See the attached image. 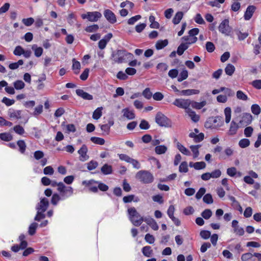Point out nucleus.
<instances>
[{
    "label": "nucleus",
    "instance_id": "f257e3e1",
    "mask_svg": "<svg viewBox=\"0 0 261 261\" xmlns=\"http://www.w3.org/2000/svg\"><path fill=\"white\" fill-rule=\"evenodd\" d=\"M133 55L125 50L119 49L114 51L111 55V59L114 63L121 64L126 62L128 59H132Z\"/></svg>",
    "mask_w": 261,
    "mask_h": 261
},
{
    "label": "nucleus",
    "instance_id": "f03ea898",
    "mask_svg": "<svg viewBox=\"0 0 261 261\" xmlns=\"http://www.w3.org/2000/svg\"><path fill=\"white\" fill-rule=\"evenodd\" d=\"M127 213L129 220L134 225L139 226L144 221V218L139 214L135 207L128 208Z\"/></svg>",
    "mask_w": 261,
    "mask_h": 261
},
{
    "label": "nucleus",
    "instance_id": "7ed1b4c3",
    "mask_svg": "<svg viewBox=\"0 0 261 261\" xmlns=\"http://www.w3.org/2000/svg\"><path fill=\"white\" fill-rule=\"evenodd\" d=\"M136 177L137 179L144 184H149L153 182L154 177L152 173L146 170H141L137 172Z\"/></svg>",
    "mask_w": 261,
    "mask_h": 261
},
{
    "label": "nucleus",
    "instance_id": "20e7f679",
    "mask_svg": "<svg viewBox=\"0 0 261 261\" xmlns=\"http://www.w3.org/2000/svg\"><path fill=\"white\" fill-rule=\"evenodd\" d=\"M155 122L161 126L169 127L171 126L170 120L161 113H158L156 114Z\"/></svg>",
    "mask_w": 261,
    "mask_h": 261
},
{
    "label": "nucleus",
    "instance_id": "39448f33",
    "mask_svg": "<svg viewBox=\"0 0 261 261\" xmlns=\"http://www.w3.org/2000/svg\"><path fill=\"white\" fill-rule=\"evenodd\" d=\"M57 190L61 193L62 197H67L73 194L72 188L65 186L62 182L58 184Z\"/></svg>",
    "mask_w": 261,
    "mask_h": 261
},
{
    "label": "nucleus",
    "instance_id": "423d86ee",
    "mask_svg": "<svg viewBox=\"0 0 261 261\" xmlns=\"http://www.w3.org/2000/svg\"><path fill=\"white\" fill-rule=\"evenodd\" d=\"M102 16L101 14L98 11L88 12L85 14H83L81 17L83 19H87L91 22L97 21Z\"/></svg>",
    "mask_w": 261,
    "mask_h": 261
},
{
    "label": "nucleus",
    "instance_id": "0eeeda50",
    "mask_svg": "<svg viewBox=\"0 0 261 261\" xmlns=\"http://www.w3.org/2000/svg\"><path fill=\"white\" fill-rule=\"evenodd\" d=\"M219 31L225 36H229L232 32V28L229 25V20L227 19L223 20L219 24Z\"/></svg>",
    "mask_w": 261,
    "mask_h": 261
},
{
    "label": "nucleus",
    "instance_id": "6e6552de",
    "mask_svg": "<svg viewBox=\"0 0 261 261\" xmlns=\"http://www.w3.org/2000/svg\"><path fill=\"white\" fill-rule=\"evenodd\" d=\"M191 103V100L189 99L176 98L174 101L173 104L180 108L184 109L186 110L189 109V106Z\"/></svg>",
    "mask_w": 261,
    "mask_h": 261
},
{
    "label": "nucleus",
    "instance_id": "1a4fd4ad",
    "mask_svg": "<svg viewBox=\"0 0 261 261\" xmlns=\"http://www.w3.org/2000/svg\"><path fill=\"white\" fill-rule=\"evenodd\" d=\"M252 116L250 113H244L241 116L239 124L240 126H246L252 122Z\"/></svg>",
    "mask_w": 261,
    "mask_h": 261
},
{
    "label": "nucleus",
    "instance_id": "9d476101",
    "mask_svg": "<svg viewBox=\"0 0 261 261\" xmlns=\"http://www.w3.org/2000/svg\"><path fill=\"white\" fill-rule=\"evenodd\" d=\"M218 119H220L218 117H216L214 119H210L205 123V127L207 128H217L218 127H221L223 125L222 122L220 124H215L218 122Z\"/></svg>",
    "mask_w": 261,
    "mask_h": 261
},
{
    "label": "nucleus",
    "instance_id": "9b49d317",
    "mask_svg": "<svg viewBox=\"0 0 261 261\" xmlns=\"http://www.w3.org/2000/svg\"><path fill=\"white\" fill-rule=\"evenodd\" d=\"M49 205V202L47 198H42L36 206V210L38 212H45Z\"/></svg>",
    "mask_w": 261,
    "mask_h": 261
},
{
    "label": "nucleus",
    "instance_id": "f8f14e48",
    "mask_svg": "<svg viewBox=\"0 0 261 261\" xmlns=\"http://www.w3.org/2000/svg\"><path fill=\"white\" fill-rule=\"evenodd\" d=\"M87 147L85 145H83L78 150V153L80 154L79 159L81 161L85 162L88 160L89 156L87 154Z\"/></svg>",
    "mask_w": 261,
    "mask_h": 261
},
{
    "label": "nucleus",
    "instance_id": "ddd939ff",
    "mask_svg": "<svg viewBox=\"0 0 261 261\" xmlns=\"http://www.w3.org/2000/svg\"><path fill=\"white\" fill-rule=\"evenodd\" d=\"M98 182L94 180H90L89 181L84 180L82 182V184L83 185H85L87 186L89 188V190L96 193L98 191L97 187L96 186H94V184H97Z\"/></svg>",
    "mask_w": 261,
    "mask_h": 261
},
{
    "label": "nucleus",
    "instance_id": "4468645a",
    "mask_svg": "<svg viewBox=\"0 0 261 261\" xmlns=\"http://www.w3.org/2000/svg\"><path fill=\"white\" fill-rule=\"evenodd\" d=\"M239 123L232 120L230 124V127L228 132V134L230 136H233L237 134L238 130L240 127Z\"/></svg>",
    "mask_w": 261,
    "mask_h": 261
},
{
    "label": "nucleus",
    "instance_id": "2eb2a0df",
    "mask_svg": "<svg viewBox=\"0 0 261 261\" xmlns=\"http://www.w3.org/2000/svg\"><path fill=\"white\" fill-rule=\"evenodd\" d=\"M104 16L111 23L116 22V17L114 13L111 10L107 9L104 12Z\"/></svg>",
    "mask_w": 261,
    "mask_h": 261
},
{
    "label": "nucleus",
    "instance_id": "dca6fc26",
    "mask_svg": "<svg viewBox=\"0 0 261 261\" xmlns=\"http://www.w3.org/2000/svg\"><path fill=\"white\" fill-rule=\"evenodd\" d=\"M124 117L128 120H132L135 118V114L133 110H130L128 108H125L122 110Z\"/></svg>",
    "mask_w": 261,
    "mask_h": 261
},
{
    "label": "nucleus",
    "instance_id": "f3484780",
    "mask_svg": "<svg viewBox=\"0 0 261 261\" xmlns=\"http://www.w3.org/2000/svg\"><path fill=\"white\" fill-rule=\"evenodd\" d=\"M255 10L254 6H249L247 7L244 14V19L246 20H249L253 15Z\"/></svg>",
    "mask_w": 261,
    "mask_h": 261
},
{
    "label": "nucleus",
    "instance_id": "a211bd4d",
    "mask_svg": "<svg viewBox=\"0 0 261 261\" xmlns=\"http://www.w3.org/2000/svg\"><path fill=\"white\" fill-rule=\"evenodd\" d=\"M76 94L83 98L84 99L86 100H92L93 99V96L85 91L82 89H77L76 90Z\"/></svg>",
    "mask_w": 261,
    "mask_h": 261
},
{
    "label": "nucleus",
    "instance_id": "6ab92c4d",
    "mask_svg": "<svg viewBox=\"0 0 261 261\" xmlns=\"http://www.w3.org/2000/svg\"><path fill=\"white\" fill-rule=\"evenodd\" d=\"M185 112L193 122H197L199 121V116L196 114L195 112L193 111L192 109L189 108L186 110Z\"/></svg>",
    "mask_w": 261,
    "mask_h": 261
},
{
    "label": "nucleus",
    "instance_id": "aec40b11",
    "mask_svg": "<svg viewBox=\"0 0 261 261\" xmlns=\"http://www.w3.org/2000/svg\"><path fill=\"white\" fill-rule=\"evenodd\" d=\"M207 102L206 100H203L201 102H196L195 101L191 100L190 106L195 109L200 110L206 106Z\"/></svg>",
    "mask_w": 261,
    "mask_h": 261
},
{
    "label": "nucleus",
    "instance_id": "412c9836",
    "mask_svg": "<svg viewBox=\"0 0 261 261\" xmlns=\"http://www.w3.org/2000/svg\"><path fill=\"white\" fill-rule=\"evenodd\" d=\"M182 39L185 41L184 43L187 44L188 46L195 43L197 41V38L196 37L189 35L183 37Z\"/></svg>",
    "mask_w": 261,
    "mask_h": 261
},
{
    "label": "nucleus",
    "instance_id": "4be33fe9",
    "mask_svg": "<svg viewBox=\"0 0 261 261\" xmlns=\"http://www.w3.org/2000/svg\"><path fill=\"white\" fill-rule=\"evenodd\" d=\"M200 93V91L197 89H187L183 90L180 91V95L190 96L192 95L198 94Z\"/></svg>",
    "mask_w": 261,
    "mask_h": 261
},
{
    "label": "nucleus",
    "instance_id": "5701e85b",
    "mask_svg": "<svg viewBox=\"0 0 261 261\" xmlns=\"http://www.w3.org/2000/svg\"><path fill=\"white\" fill-rule=\"evenodd\" d=\"M168 150V147L165 145H160L155 147L154 152L156 154L160 155L165 154Z\"/></svg>",
    "mask_w": 261,
    "mask_h": 261
},
{
    "label": "nucleus",
    "instance_id": "b1692460",
    "mask_svg": "<svg viewBox=\"0 0 261 261\" xmlns=\"http://www.w3.org/2000/svg\"><path fill=\"white\" fill-rule=\"evenodd\" d=\"M176 147L177 149L180 151L181 153L182 154L189 156L191 155L190 151L186 148L184 145H182L181 143L177 142L176 143Z\"/></svg>",
    "mask_w": 261,
    "mask_h": 261
},
{
    "label": "nucleus",
    "instance_id": "393cba45",
    "mask_svg": "<svg viewBox=\"0 0 261 261\" xmlns=\"http://www.w3.org/2000/svg\"><path fill=\"white\" fill-rule=\"evenodd\" d=\"M62 126H63V129L66 133L69 134L70 133H74L76 131L75 126L73 124L64 125L63 123L62 124Z\"/></svg>",
    "mask_w": 261,
    "mask_h": 261
},
{
    "label": "nucleus",
    "instance_id": "a878e982",
    "mask_svg": "<svg viewBox=\"0 0 261 261\" xmlns=\"http://www.w3.org/2000/svg\"><path fill=\"white\" fill-rule=\"evenodd\" d=\"M225 121L226 123L230 122L231 118V110L230 108L227 107L224 109Z\"/></svg>",
    "mask_w": 261,
    "mask_h": 261
},
{
    "label": "nucleus",
    "instance_id": "bb28decb",
    "mask_svg": "<svg viewBox=\"0 0 261 261\" xmlns=\"http://www.w3.org/2000/svg\"><path fill=\"white\" fill-rule=\"evenodd\" d=\"M201 146L200 145H191L190 148L191 149L194 159L198 158L199 154V148Z\"/></svg>",
    "mask_w": 261,
    "mask_h": 261
},
{
    "label": "nucleus",
    "instance_id": "cd10ccee",
    "mask_svg": "<svg viewBox=\"0 0 261 261\" xmlns=\"http://www.w3.org/2000/svg\"><path fill=\"white\" fill-rule=\"evenodd\" d=\"M142 253L145 256L150 257L151 256L153 253V251L151 249L150 246H146L142 248Z\"/></svg>",
    "mask_w": 261,
    "mask_h": 261
},
{
    "label": "nucleus",
    "instance_id": "c85d7f7f",
    "mask_svg": "<svg viewBox=\"0 0 261 261\" xmlns=\"http://www.w3.org/2000/svg\"><path fill=\"white\" fill-rule=\"evenodd\" d=\"M103 109L102 107L97 108L93 112L92 118L94 119L97 120L99 119L102 116V110Z\"/></svg>",
    "mask_w": 261,
    "mask_h": 261
},
{
    "label": "nucleus",
    "instance_id": "c756f323",
    "mask_svg": "<svg viewBox=\"0 0 261 261\" xmlns=\"http://www.w3.org/2000/svg\"><path fill=\"white\" fill-rule=\"evenodd\" d=\"M72 68L73 70H74V73L75 74H78L79 73V70L81 68V64L79 61H76L75 59H73L72 60Z\"/></svg>",
    "mask_w": 261,
    "mask_h": 261
},
{
    "label": "nucleus",
    "instance_id": "7c9ffc66",
    "mask_svg": "<svg viewBox=\"0 0 261 261\" xmlns=\"http://www.w3.org/2000/svg\"><path fill=\"white\" fill-rule=\"evenodd\" d=\"M32 49L34 51L35 56L37 57H40L43 53V49L41 47H37L35 44L32 47Z\"/></svg>",
    "mask_w": 261,
    "mask_h": 261
},
{
    "label": "nucleus",
    "instance_id": "2f4dec72",
    "mask_svg": "<svg viewBox=\"0 0 261 261\" xmlns=\"http://www.w3.org/2000/svg\"><path fill=\"white\" fill-rule=\"evenodd\" d=\"M234 66L231 64H228L225 68V72L226 74L229 76H231L233 74V73L234 72Z\"/></svg>",
    "mask_w": 261,
    "mask_h": 261
},
{
    "label": "nucleus",
    "instance_id": "473e14b6",
    "mask_svg": "<svg viewBox=\"0 0 261 261\" xmlns=\"http://www.w3.org/2000/svg\"><path fill=\"white\" fill-rule=\"evenodd\" d=\"M183 17V13L182 12H178L176 13L173 19V23L175 24H178Z\"/></svg>",
    "mask_w": 261,
    "mask_h": 261
},
{
    "label": "nucleus",
    "instance_id": "72a5a7b5",
    "mask_svg": "<svg viewBox=\"0 0 261 261\" xmlns=\"http://www.w3.org/2000/svg\"><path fill=\"white\" fill-rule=\"evenodd\" d=\"M101 172L106 175L111 174L112 172V166L108 164H105L101 168Z\"/></svg>",
    "mask_w": 261,
    "mask_h": 261
},
{
    "label": "nucleus",
    "instance_id": "f704fd0d",
    "mask_svg": "<svg viewBox=\"0 0 261 261\" xmlns=\"http://www.w3.org/2000/svg\"><path fill=\"white\" fill-rule=\"evenodd\" d=\"M251 112L255 115H258L261 112V108L259 105L253 104L251 107Z\"/></svg>",
    "mask_w": 261,
    "mask_h": 261
},
{
    "label": "nucleus",
    "instance_id": "c9c22d12",
    "mask_svg": "<svg viewBox=\"0 0 261 261\" xmlns=\"http://www.w3.org/2000/svg\"><path fill=\"white\" fill-rule=\"evenodd\" d=\"M188 48V45L186 44L182 43L180 44L177 48V54L181 56L183 54L184 52Z\"/></svg>",
    "mask_w": 261,
    "mask_h": 261
},
{
    "label": "nucleus",
    "instance_id": "e433bc0d",
    "mask_svg": "<svg viewBox=\"0 0 261 261\" xmlns=\"http://www.w3.org/2000/svg\"><path fill=\"white\" fill-rule=\"evenodd\" d=\"M189 169L188 163L187 162H182L179 165V171L181 173H187L188 172Z\"/></svg>",
    "mask_w": 261,
    "mask_h": 261
},
{
    "label": "nucleus",
    "instance_id": "4c0bfd02",
    "mask_svg": "<svg viewBox=\"0 0 261 261\" xmlns=\"http://www.w3.org/2000/svg\"><path fill=\"white\" fill-rule=\"evenodd\" d=\"M168 44V41L167 40H159L157 41L155 44L156 48L158 50L163 48Z\"/></svg>",
    "mask_w": 261,
    "mask_h": 261
},
{
    "label": "nucleus",
    "instance_id": "58836bf2",
    "mask_svg": "<svg viewBox=\"0 0 261 261\" xmlns=\"http://www.w3.org/2000/svg\"><path fill=\"white\" fill-rule=\"evenodd\" d=\"M250 141L248 139H242L239 142V145L241 148H244L247 147L250 145Z\"/></svg>",
    "mask_w": 261,
    "mask_h": 261
},
{
    "label": "nucleus",
    "instance_id": "ea45409f",
    "mask_svg": "<svg viewBox=\"0 0 261 261\" xmlns=\"http://www.w3.org/2000/svg\"><path fill=\"white\" fill-rule=\"evenodd\" d=\"M13 85L15 89L16 90L22 89L25 86L24 82L21 80H17L15 81L14 82Z\"/></svg>",
    "mask_w": 261,
    "mask_h": 261
},
{
    "label": "nucleus",
    "instance_id": "a19ab883",
    "mask_svg": "<svg viewBox=\"0 0 261 261\" xmlns=\"http://www.w3.org/2000/svg\"><path fill=\"white\" fill-rule=\"evenodd\" d=\"M23 61L22 60H19L17 62L10 64L9 67L11 69L14 70L17 69L19 66L23 65Z\"/></svg>",
    "mask_w": 261,
    "mask_h": 261
},
{
    "label": "nucleus",
    "instance_id": "79ce46f5",
    "mask_svg": "<svg viewBox=\"0 0 261 261\" xmlns=\"http://www.w3.org/2000/svg\"><path fill=\"white\" fill-rule=\"evenodd\" d=\"M253 256H254V253L252 254L251 253L247 252L243 254L241 258L242 261H249L252 259Z\"/></svg>",
    "mask_w": 261,
    "mask_h": 261
},
{
    "label": "nucleus",
    "instance_id": "37998d69",
    "mask_svg": "<svg viewBox=\"0 0 261 261\" xmlns=\"http://www.w3.org/2000/svg\"><path fill=\"white\" fill-rule=\"evenodd\" d=\"M91 141L92 142L99 145H103L105 142V141L103 138L96 137H91Z\"/></svg>",
    "mask_w": 261,
    "mask_h": 261
},
{
    "label": "nucleus",
    "instance_id": "c03bdc74",
    "mask_svg": "<svg viewBox=\"0 0 261 261\" xmlns=\"http://www.w3.org/2000/svg\"><path fill=\"white\" fill-rule=\"evenodd\" d=\"M12 136L8 133H1L0 139L5 141H9L12 140Z\"/></svg>",
    "mask_w": 261,
    "mask_h": 261
},
{
    "label": "nucleus",
    "instance_id": "a18cd8bd",
    "mask_svg": "<svg viewBox=\"0 0 261 261\" xmlns=\"http://www.w3.org/2000/svg\"><path fill=\"white\" fill-rule=\"evenodd\" d=\"M142 95L147 99H150L152 96V93L149 88H146L142 92Z\"/></svg>",
    "mask_w": 261,
    "mask_h": 261
},
{
    "label": "nucleus",
    "instance_id": "49530a36",
    "mask_svg": "<svg viewBox=\"0 0 261 261\" xmlns=\"http://www.w3.org/2000/svg\"><path fill=\"white\" fill-rule=\"evenodd\" d=\"M237 97L240 100H247L248 96L242 91L239 90L237 92Z\"/></svg>",
    "mask_w": 261,
    "mask_h": 261
},
{
    "label": "nucleus",
    "instance_id": "de8ad7c7",
    "mask_svg": "<svg viewBox=\"0 0 261 261\" xmlns=\"http://www.w3.org/2000/svg\"><path fill=\"white\" fill-rule=\"evenodd\" d=\"M212 215V212L210 209H206L201 213L202 217L205 219H208Z\"/></svg>",
    "mask_w": 261,
    "mask_h": 261
},
{
    "label": "nucleus",
    "instance_id": "09e8293b",
    "mask_svg": "<svg viewBox=\"0 0 261 261\" xmlns=\"http://www.w3.org/2000/svg\"><path fill=\"white\" fill-rule=\"evenodd\" d=\"M204 202L207 204H212L213 202V199L212 196L210 194H206L203 198Z\"/></svg>",
    "mask_w": 261,
    "mask_h": 261
},
{
    "label": "nucleus",
    "instance_id": "8fccbe9b",
    "mask_svg": "<svg viewBox=\"0 0 261 261\" xmlns=\"http://www.w3.org/2000/svg\"><path fill=\"white\" fill-rule=\"evenodd\" d=\"M38 224L36 223H32L29 228V233L32 236L35 234Z\"/></svg>",
    "mask_w": 261,
    "mask_h": 261
},
{
    "label": "nucleus",
    "instance_id": "3c124183",
    "mask_svg": "<svg viewBox=\"0 0 261 261\" xmlns=\"http://www.w3.org/2000/svg\"><path fill=\"white\" fill-rule=\"evenodd\" d=\"M54 173V170L50 166L45 167L43 169V173L45 175H51Z\"/></svg>",
    "mask_w": 261,
    "mask_h": 261
},
{
    "label": "nucleus",
    "instance_id": "603ef678",
    "mask_svg": "<svg viewBox=\"0 0 261 261\" xmlns=\"http://www.w3.org/2000/svg\"><path fill=\"white\" fill-rule=\"evenodd\" d=\"M188 76V73L187 70H182L179 75V76L178 78V82H181L184 80H186Z\"/></svg>",
    "mask_w": 261,
    "mask_h": 261
},
{
    "label": "nucleus",
    "instance_id": "864d4df0",
    "mask_svg": "<svg viewBox=\"0 0 261 261\" xmlns=\"http://www.w3.org/2000/svg\"><path fill=\"white\" fill-rule=\"evenodd\" d=\"M141 16L140 15H137L135 16H133L131 18H130L128 21L127 23L129 25H133L136 22H137L138 20H139L140 19H141Z\"/></svg>",
    "mask_w": 261,
    "mask_h": 261
},
{
    "label": "nucleus",
    "instance_id": "5fc2aeb1",
    "mask_svg": "<svg viewBox=\"0 0 261 261\" xmlns=\"http://www.w3.org/2000/svg\"><path fill=\"white\" fill-rule=\"evenodd\" d=\"M144 239L145 241L150 244L154 243L155 241L154 237L149 233H147Z\"/></svg>",
    "mask_w": 261,
    "mask_h": 261
},
{
    "label": "nucleus",
    "instance_id": "6e6d98bb",
    "mask_svg": "<svg viewBox=\"0 0 261 261\" xmlns=\"http://www.w3.org/2000/svg\"><path fill=\"white\" fill-rule=\"evenodd\" d=\"M17 145L19 147V150L21 153H24L26 148V145L24 141L19 140L17 142Z\"/></svg>",
    "mask_w": 261,
    "mask_h": 261
},
{
    "label": "nucleus",
    "instance_id": "4d7b16f0",
    "mask_svg": "<svg viewBox=\"0 0 261 261\" xmlns=\"http://www.w3.org/2000/svg\"><path fill=\"white\" fill-rule=\"evenodd\" d=\"M100 127L101 131L103 132L104 135H109L110 130V125H108L107 124L100 125Z\"/></svg>",
    "mask_w": 261,
    "mask_h": 261
},
{
    "label": "nucleus",
    "instance_id": "13d9d810",
    "mask_svg": "<svg viewBox=\"0 0 261 261\" xmlns=\"http://www.w3.org/2000/svg\"><path fill=\"white\" fill-rule=\"evenodd\" d=\"M13 130L16 133H17L18 135H21L24 133V130L23 128L19 125L15 126L13 127Z\"/></svg>",
    "mask_w": 261,
    "mask_h": 261
},
{
    "label": "nucleus",
    "instance_id": "bf43d9fd",
    "mask_svg": "<svg viewBox=\"0 0 261 261\" xmlns=\"http://www.w3.org/2000/svg\"><path fill=\"white\" fill-rule=\"evenodd\" d=\"M2 101L4 103H5L7 106H12L15 102V100L14 99H11L6 97H4L3 98Z\"/></svg>",
    "mask_w": 261,
    "mask_h": 261
},
{
    "label": "nucleus",
    "instance_id": "052dcab7",
    "mask_svg": "<svg viewBox=\"0 0 261 261\" xmlns=\"http://www.w3.org/2000/svg\"><path fill=\"white\" fill-rule=\"evenodd\" d=\"M23 50H24V49L21 46H17L15 47V48L13 51V54L15 56H20L23 54Z\"/></svg>",
    "mask_w": 261,
    "mask_h": 261
},
{
    "label": "nucleus",
    "instance_id": "680f3d73",
    "mask_svg": "<svg viewBox=\"0 0 261 261\" xmlns=\"http://www.w3.org/2000/svg\"><path fill=\"white\" fill-rule=\"evenodd\" d=\"M156 68L161 71H165L168 68V66L165 63H160L158 64Z\"/></svg>",
    "mask_w": 261,
    "mask_h": 261
},
{
    "label": "nucleus",
    "instance_id": "e2e57ef3",
    "mask_svg": "<svg viewBox=\"0 0 261 261\" xmlns=\"http://www.w3.org/2000/svg\"><path fill=\"white\" fill-rule=\"evenodd\" d=\"M61 199V197L58 194H54L52 196L51 202L53 204L56 205Z\"/></svg>",
    "mask_w": 261,
    "mask_h": 261
},
{
    "label": "nucleus",
    "instance_id": "0e129e2a",
    "mask_svg": "<svg viewBox=\"0 0 261 261\" xmlns=\"http://www.w3.org/2000/svg\"><path fill=\"white\" fill-rule=\"evenodd\" d=\"M23 24L26 26H30L34 22V19L32 17L24 18L22 20Z\"/></svg>",
    "mask_w": 261,
    "mask_h": 261
},
{
    "label": "nucleus",
    "instance_id": "69168bd1",
    "mask_svg": "<svg viewBox=\"0 0 261 261\" xmlns=\"http://www.w3.org/2000/svg\"><path fill=\"white\" fill-rule=\"evenodd\" d=\"M99 27L97 24H93L90 26H88L86 28L85 31L87 32H96Z\"/></svg>",
    "mask_w": 261,
    "mask_h": 261
},
{
    "label": "nucleus",
    "instance_id": "338daca9",
    "mask_svg": "<svg viewBox=\"0 0 261 261\" xmlns=\"http://www.w3.org/2000/svg\"><path fill=\"white\" fill-rule=\"evenodd\" d=\"M195 164L194 169L196 170L202 169L206 167V164L204 162H196Z\"/></svg>",
    "mask_w": 261,
    "mask_h": 261
},
{
    "label": "nucleus",
    "instance_id": "774afa93",
    "mask_svg": "<svg viewBox=\"0 0 261 261\" xmlns=\"http://www.w3.org/2000/svg\"><path fill=\"white\" fill-rule=\"evenodd\" d=\"M251 85L256 89H261V80H255L252 82Z\"/></svg>",
    "mask_w": 261,
    "mask_h": 261
}]
</instances>
